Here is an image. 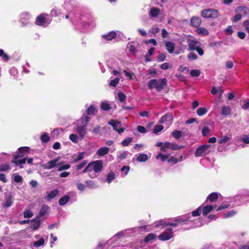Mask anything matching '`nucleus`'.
<instances>
[{
  "label": "nucleus",
  "instance_id": "nucleus-1",
  "mask_svg": "<svg viewBox=\"0 0 249 249\" xmlns=\"http://www.w3.org/2000/svg\"><path fill=\"white\" fill-rule=\"evenodd\" d=\"M167 83L165 78H162L159 80L157 79L150 80L148 83V87L149 89H151L155 88L158 92L162 90Z\"/></svg>",
  "mask_w": 249,
  "mask_h": 249
},
{
  "label": "nucleus",
  "instance_id": "nucleus-2",
  "mask_svg": "<svg viewBox=\"0 0 249 249\" xmlns=\"http://www.w3.org/2000/svg\"><path fill=\"white\" fill-rule=\"evenodd\" d=\"M201 16L206 18H216L219 16V11L214 9H206L201 12Z\"/></svg>",
  "mask_w": 249,
  "mask_h": 249
},
{
  "label": "nucleus",
  "instance_id": "nucleus-3",
  "mask_svg": "<svg viewBox=\"0 0 249 249\" xmlns=\"http://www.w3.org/2000/svg\"><path fill=\"white\" fill-rule=\"evenodd\" d=\"M49 15L46 13H42L39 15L36 18V24L38 26L47 25L50 23V20L48 18Z\"/></svg>",
  "mask_w": 249,
  "mask_h": 249
},
{
  "label": "nucleus",
  "instance_id": "nucleus-4",
  "mask_svg": "<svg viewBox=\"0 0 249 249\" xmlns=\"http://www.w3.org/2000/svg\"><path fill=\"white\" fill-rule=\"evenodd\" d=\"M210 145H202L199 146L196 151L195 155L196 157L205 156L208 154L210 151L209 148Z\"/></svg>",
  "mask_w": 249,
  "mask_h": 249
},
{
  "label": "nucleus",
  "instance_id": "nucleus-5",
  "mask_svg": "<svg viewBox=\"0 0 249 249\" xmlns=\"http://www.w3.org/2000/svg\"><path fill=\"white\" fill-rule=\"evenodd\" d=\"M108 124L112 125L113 129L117 131L119 134H121L124 130V128L121 127L122 124L121 122L114 120H111Z\"/></svg>",
  "mask_w": 249,
  "mask_h": 249
},
{
  "label": "nucleus",
  "instance_id": "nucleus-6",
  "mask_svg": "<svg viewBox=\"0 0 249 249\" xmlns=\"http://www.w3.org/2000/svg\"><path fill=\"white\" fill-rule=\"evenodd\" d=\"M172 228H168L167 231H164L159 235L158 238L162 241L168 240L174 237Z\"/></svg>",
  "mask_w": 249,
  "mask_h": 249
},
{
  "label": "nucleus",
  "instance_id": "nucleus-7",
  "mask_svg": "<svg viewBox=\"0 0 249 249\" xmlns=\"http://www.w3.org/2000/svg\"><path fill=\"white\" fill-rule=\"evenodd\" d=\"M90 163L91 164V166H92L93 170L96 173H98L103 169V161L101 160H96Z\"/></svg>",
  "mask_w": 249,
  "mask_h": 249
},
{
  "label": "nucleus",
  "instance_id": "nucleus-8",
  "mask_svg": "<svg viewBox=\"0 0 249 249\" xmlns=\"http://www.w3.org/2000/svg\"><path fill=\"white\" fill-rule=\"evenodd\" d=\"M75 129L76 132L79 134L81 139H83L87 133L86 125L77 126Z\"/></svg>",
  "mask_w": 249,
  "mask_h": 249
},
{
  "label": "nucleus",
  "instance_id": "nucleus-9",
  "mask_svg": "<svg viewBox=\"0 0 249 249\" xmlns=\"http://www.w3.org/2000/svg\"><path fill=\"white\" fill-rule=\"evenodd\" d=\"M188 43L189 51L196 50L200 44L199 41L194 40H189L188 41Z\"/></svg>",
  "mask_w": 249,
  "mask_h": 249
},
{
  "label": "nucleus",
  "instance_id": "nucleus-10",
  "mask_svg": "<svg viewBox=\"0 0 249 249\" xmlns=\"http://www.w3.org/2000/svg\"><path fill=\"white\" fill-rule=\"evenodd\" d=\"M201 23V19L198 17H193L191 18V25L195 28H198Z\"/></svg>",
  "mask_w": 249,
  "mask_h": 249
},
{
  "label": "nucleus",
  "instance_id": "nucleus-11",
  "mask_svg": "<svg viewBox=\"0 0 249 249\" xmlns=\"http://www.w3.org/2000/svg\"><path fill=\"white\" fill-rule=\"evenodd\" d=\"M18 154L17 155V159L18 157H23L26 154L29 153L30 151V147H22L18 149Z\"/></svg>",
  "mask_w": 249,
  "mask_h": 249
},
{
  "label": "nucleus",
  "instance_id": "nucleus-12",
  "mask_svg": "<svg viewBox=\"0 0 249 249\" xmlns=\"http://www.w3.org/2000/svg\"><path fill=\"white\" fill-rule=\"evenodd\" d=\"M165 46L169 53H172L175 49V44L171 41H167L165 43Z\"/></svg>",
  "mask_w": 249,
  "mask_h": 249
},
{
  "label": "nucleus",
  "instance_id": "nucleus-13",
  "mask_svg": "<svg viewBox=\"0 0 249 249\" xmlns=\"http://www.w3.org/2000/svg\"><path fill=\"white\" fill-rule=\"evenodd\" d=\"M173 119V117L172 114L171 113H168L161 117L160 120V123H163L166 121H168L170 124H171Z\"/></svg>",
  "mask_w": 249,
  "mask_h": 249
},
{
  "label": "nucleus",
  "instance_id": "nucleus-14",
  "mask_svg": "<svg viewBox=\"0 0 249 249\" xmlns=\"http://www.w3.org/2000/svg\"><path fill=\"white\" fill-rule=\"evenodd\" d=\"M165 147L172 150H179L184 147V146H178V144L169 142H165Z\"/></svg>",
  "mask_w": 249,
  "mask_h": 249
},
{
  "label": "nucleus",
  "instance_id": "nucleus-15",
  "mask_svg": "<svg viewBox=\"0 0 249 249\" xmlns=\"http://www.w3.org/2000/svg\"><path fill=\"white\" fill-rule=\"evenodd\" d=\"M58 193V190L57 189H55L52 190L50 192H47V195L45 197V199L47 201H50L51 199H53Z\"/></svg>",
  "mask_w": 249,
  "mask_h": 249
},
{
  "label": "nucleus",
  "instance_id": "nucleus-16",
  "mask_svg": "<svg viewBox=\"0 0 249 249\" xmlns=\"http://www.w3.org/2000/svg\"><path fill=\"white\" fill-rule=\"evenodd\" d=\"M117 34L116 32L112 31L107 35L102 36V37L107 40H111L112 39L116 37Z\"/></svg>",
  "mask_w": 249,
  "mask_h": 249
},
{
  "label": "nucleus",
  "instance_id": "nucleus-17",
  "mask_svg": "<svg viewBox=\"0 0 249 249\" xmlns=\"http://www.w3.org/2000/svg\"><path fill=\"white\" fill-rule=\"evenodd\" d=\"M108 152L109 148L108 147H102L97 150L96 154L100 156H103L107 154Z\"/></svg>",
  "mask_w": 249,
  "mask_h": 249
},
{
  "label": "nucleus",
  "instance_id": "nucleus-18",
  "mask_svg": "<svg viewBox=\"0 0 249 249\" xmlns=\"http://www.w3.org/2000/svg\"><path fill=\"white\" fill-rule=\"evenodd\" d=\"M213 207L212 205H206L204 206L202 209L203 215L206 216L209 213H210L213 209Z\"/></svg>",
  "mask_w": 249,
  "mask_h": 249
},
{
  "label": "nucleus",
  "instance_id": "nucleus-19",
  "mask_svg": "<svg viewBox=\"0 0 249 249\" xmlns=\"http://www.w3.org/2000/svg\"><path fill=\"white\" fill-rule=\"evenodd\" d=\"M197 34L202 36H207L209 34V31L203 27H198L196 29V30Z\"/></svg>",
  "mask_w": 249,
  "mask_h": 249
},
{
  "label": "nucleus",
  "instance_id": "nucleus-20",
  "mask_svg": "<svg viewBox=\"0 0 249 249\" xmlns=\"http://www.w3.org/2000/svg\"><path fill=\"white\" fill-rule=\"evenodd\" d=\"M218 198V194L216 193H212L207 197V200L211 202H215Z\"/></svg>",
  "mask_w": 249,
  "mask_h": 249
},
{
  "label": "nucleus",
  "instance_id": "nucleus-21",
  "mask_svg": "<svg viewBox=\"0 0 249 249\" xmlns=\"http://www.w3.org/2000/svg\"><path fill=\"white\" fill-rule=\"evenodd\" d=\"M58 160V158L55 160H52L51 161H48L47 163L46 168L48 169H52L57 165L56 163Z\"/></svg>",
  "mask_w": 249,
  "mask_h": 249
},
{
  "label": "nucleus",
  "instance_id": "nucleus-22",
  "mask_svg": "<svg viewBox=\"0 0 249 249\" xmlns=\"http://www.w3.org/2000/svg\"><path fill=\"white\" fill-rule=\"evenodd\" d=\"M160 12V10L158 8L153 7L150 9V15L153 18H156L159 15Z\"/></svg>",
  "mask_w": 249,
  "mask_h": 249
},
{
  "label": "nucleus",
  "instance_id": "nucleus-23",
  "mask_svg": "<svg viewBox=\"0 0 249 249\" xmlns=\"http://www.w3.org/2000/svg\"><path fill=\"white\" fill-rule=\"evenodd\" d=\"M70 197L69 196L66 195L60 198L59 200V205L60 206H63L66 204L70 200Z\"/></svg>",
  "mask_w": 249,
  "mask_h": 249
},
{
  "label": "nucleus",
  "instance_id": "nucleus-24",
  "mask_svg": "<svg viewBox=\"0 0 249 249\" xmlns=\"http://www.w3.org/2000/svg\"><path fill=\"white\" fill-rule=\"evenodd\" d=\"M49 208V207L47 205H43L41 208L39 212V215L38 216L40 217L47 214Z\"/></svg>",
  "mask_w": 249,
  "mask_h": 249
},
{
  "label": "nucleus",
  "instance_id": "nucleus-25",
  "mask_svg": "<svg viewBox=\"0 0 249 249\" xmlns=\"http://www.w3.org/2000/svg\"><path fill=\"white\" fill-rule=\"evenodd\" d=\"M116 175L113 172H110L107 174L106 181L110 183L115 178Z\"/></svg>",
  "mask_w": 249,
  "mask_h": 249
},
{
  "label": "nucleus",
  "instance_id": "nucleus-26",
  "mask_svg": "<svg viewBox=\"0 0 249 249\" xmlns=\"http://www.w3.org/2000/svg\"><path fill=\"white\" fill-rule=\"evenodd\" d=\"M39 219V216H36V218L33 220V221L34 222L33 229L34 230H37L40 226V222Z\"/></svg>",
  "mask_w": 249,
  "mask_h": 249
},
{
  "label": "nucleus",
  "instance_id": "nucleus-27",
  "mask_svg": "<svg viewBox=\"0 0 249 249\" xmlns=\"http://www.w3.org/2000/svg\"><path fill=\"white\" fill-rule=\"evenodd\" d=\"M154 50V48H151L149 50L148 53L145 55L146 62H149L151 61V59L149 58V57L153 54Z\"/></svg>",
  "mask_w": 249,
  "mask_h": 249
},
{
  "label": "nucleus",
  "instance_id": "nucleus-28",
  "mask_svg": "<svg viewBox=\"0 0 249 249\" xmlns=\"http://www.w3.org/2000/svg\"><path fill=\"white\" fill-rule=\"evenodd\" d=\"M148 160V156L146 154H142L137 158V160L140 162H144Z\"/></svg>",
  "mask_w": 249,
  "mask_h": 249
},
{
  "label": "nucleus",
  "instance_id": "nucleus-29",
  "mask_svg": "<svg viewBox=\"0 0 249 249\" xmlns=\"http://www.w3.org/2000/svg\"><path fill=\"white\" fill-rule=\"evenodd\" d=\"M50 139V137L46 133H44L40 137L42 142L44 143H47L49 141Z\"/></svg>",
  "mask_w": 249,
  "mask_h": 249
},
{
  "label": "nucleus",
  "instance_id": "nucleus-30",
  "mask_svg": "<svg viewBox=\"0 0 249 249\" xmlns=\"http://www.w3.org/2000/svg\"><path fill=\"white\" fill-rule=\"evenodd\" d=\"M231 108L229 107L224 106L222 110V114L227 116L230 114Z\"/></svg>",
  "mask_w": 249,
  "mask_h": 249
},
{
  "label": "nucleus",
  "instance_id": "nucleus-31",
  "mask_svg": "<svg viewBox=\"0 0 249 249\" xmlns=\"http://www.w3.org/2000/svg\"><path fill=\"white\" fill-rule=\"evenodd\" d=\"M156 234L153 233H149L144 238V241L145 242H147L148 241L154 239L156 238Z\"/></svg>",
  "mask_w": 249,
  "mask_h": 249
},
{
  "label": "nucleus",
  "instance_id": "nucleus-32",
  "mask_svg": "<svg viewBox=\"0 0 249 249\" xmlns=\"http://www.w3.org/2000/svg\"><path fill=\"white\" fill-rule=\"evenodd\" d=\"M101 107L102 109L106 111L109 110L111 108L110 105L106 102H102L101 103Z\"/></svg>",
  "mask_w": 249,
  "mask_h": 249
},
{
  "label": "nucleus",
  "instance_id": "nucleus-33",
  "mask_svg": "<svg viewBox=\"0 0 249 249\" xmlns=\"http://www.w3.org/2000/svg\"><path fill=\"white\" fill-rule=\"evenodd\" d=\"M182 132L179 130H175L172 133V136L177 139H179L181 137Z\"/></svg>",
  "mask_w": 249,
  "mask_h": 249
},
{
  "label": "nucleus",
  "instance_id": "nucleus-34",
  "mask_svg": "<svg viewBox=\"0 0 249 249\" xmlns=\"http://www.w3.org/2000/svg\"><path fill=\"white\" fill-rule=\"evenodd\" d=\"M132 138L128 137L122 142V144L123 146H128L132 142Z\"/></svg>",
  "mask_w": 249,
  "mask_h": 249
},
{
  "label": "nucleus",
  "instance_id": "nucleus-35",
  "mask_svg": "<svg viewBox=\"0 0 249 249\" xmlns=\"http://www.w3.org/2000/svg\"><path fill=\"white\" fill-rule=\"evenodd\" d=\"M0 56L2 57V60L5 62L9 60L8 55L4 53V51L2 49H0Z\"/></svg>",
  "mask_w": 249,
  "mask_h": 249
},
{
  "label": "nucleus",
  "instance_id": "nucleus-36",
  "mask_svg": "<svg viewBox=\"0 0 249 249\" xmlns=\"http://www.w3.org/2000/svg\"><path fill=\"white\" fill-rule=\"evenodd\" d=\"M87 113L88 114H94V115H95V113L97 112L95 107L93 106H90L87 109Z\"/></svg>",
  "mask_w": 249,
  "mask_h": 249
},
{
  "label": "nucleus",
  "instance_id": "nucleus-37",
  "mask_svg": "<svg viewBox=\"0 0 249 249\" xmlns=\"http://www.w3.org/2000/svg\"><path fill=\"white\" fill-rule=\"evenodd\" d=\"M163 129V126L162 125L158 124L155 126L153 132L154 134H157L160 132Z\"/></svg>",
  "mask_w": 249,
  "mask_h": 249
},
{
  "label": "nucleus",
  "instance_id": "nucleus-38",
  "mask_svg": "<svg viewBox=\"0 0 249 249\" xmlns=\"http://www.w3.org/2000/svg\"><path fill=\"white\" fill-rule=\"evenodd\" d=\"M87 186L90 188H94L96 187L95 182L92 180H87L85 182Z\"/></svg>",
  "mask_w": 249,
  "mask_h": 249
},
{
  "label": "nucleus",
  "instance_id": "nucleus-39",
  "mask_svg": "<svg viewBox=\"0 0 249 249\" xmlns=\"http://www.w3.org/2000/svg\"><path fill=\"white\" fill-rule=\"evenodd\" d=\"M236 213V212L234 210H231L223 214L224 218H228L233 216Z\"/></svg>",
  "mask_w": 249,
  "mask_h": 249
},
{
  "label": "nucleus",
  "instance_id": "nucleus-40",
  "mask_svg": "<svg viewBox=\"0 0 249 249\" xmlns=\"http://www.w3.org/2000/svg\"><path fill=\"white\" fill-rule=\"evenodd\" d=\"M45 242L44 239L43 238H41L40 240L35 242L33 243V245L34 247H38L44 245Z\"/></svg>",
  "mask_w": 249,
  "mask_h": 249
},
{
  "label": "nucleus",
  "instance_id": "nucleus-41",
  "mask_svg": "<svg viewBox=\"0 0 249 249\" xmlns=\"http://www.w3.org/2000/svg\"><path fill=\"white\" fill-rule=\"evenodd\" d=\"M207 112V109L205 107H200L197 109V114L199 116H202L205 114H206Z\"/></svg>",
  "mask_w": 249,
  "mask_h": 249
},
{
  "label": "nucleus",
  "instance_id": "nucleus-42",
  "mask_svg": "<svg viewBox=\"0 0 249 249\" xmlns=\"http://www.w3.org/2000/svg\"><path fill=\"white\" fill-rule=\"evenodd\" d=\"M168 223L166 222L163 220H161L156 222V227H159L160 226L165 227L167 226Z\"/></svg>",
  "mask_w": 249,
  "mask_h": 249
},
{
  "label": "nucleus",
  "instance_id": "nucleus-43",
  "mask_svg": "<svg viewBox=\"0 0 249 249\" xmlns=\"http://www.w3.org/2000/svg\"><path fill=\"white\" fill-rule=\"evenodd\" d=\"M10 169V166L8 164L0 165V172L7 171Z\"/></svg>",
  "mask_w": 249,
  "mask_h": 249
},
{
  "label": "nucleus",
  "instance_id": "nucleus-44",
  "mask_svg": "<svg viewBox=\"0 0 249 249\" xmlns=\"http://www.w3.org/2000/svg\"><path fill=\"white\" fill-rule=\"evenodd\" d=\"M159 158H160V159H161L162 161H165L166 160H167V159H169V155H163L162 154L159 153L156 156V159H159Z\"/></svg>",
  "mask_w": 249,
  "mask_h": 249
},
{
  "label": "nucleus",
  "instance_id": "nucleus-45",
  "mask_svg": "<svg viewBox=\"0 0 249 249\" xmlns=\"http://www.w3.org/2000/svg\"><path fill=\"white\" fill-rule=\"evenodd\" d=\"M26 160L27 158H24L21 160H18V159H17V166L19 165L21 168H23V166L22 165L26 163Z\"/></svg>",
  "mask_w": 249,
  "mask_h": 249
},
{
  "label": "nucleus",
  "instance_id": "nucleus-46",
  "mask_svg": "<svg viewBox=\"0 0 249 249\" xmlns=\"http://www.w3.org/2000/svg\"><path fill=\"white\" fill-rule=\"evenodd\" d=\"M119 80L120 79L119 78H115L114 79L111 80L110 81V86L115 87L119 83Z\"/></svg>",
  "mask_w": 249,
  "mask_h": 249
},
{
  "label": "nucleus",
  "instance_id": "nucleus-47",
  "mask_svg": "<svg viewBox=\"0 0 249 249\" xmlns=\"http://www.w3.org/2000/svg\"><path fill=\"white\" fill-rule=\"evenodd\" d=\"M70 139L74 143H76L78 142V137L76 134H71L70 135Z\"/></svg>",
  "mask_w": 249,
  "mask_h": 249
},
{
  "label": "nucleus",
  "instance_id": "nucleus-48",
  "mask_svg": "<svg viewBox=\"0 0 249 249\" xmlns=\"http://www.w3.org/2000/svg\"><path fill=\"white\" fill-rule=\"evenodd\" d=\"M200 74V71L198 70H194L190 71V75L192 77H197Z\"/></svg>",
  "mask_w": 249,
  "mask_h": 249
},
{
  "label": "nucleus",
  "instance_id": "nucleus-49",
  "mask_svg": "<svg viewBox=\"0 0 249 249\" xmlns=\"http://www.w3.org/2000/svg\"><path fill=\"white\" fill-rule=\"evenodd\" d=\"M118 99L120 102H123L126 100V96L122 92H119L118 93Z\"/></svg>",
  "mask_w": 249,
  "mask_h": 249
},
{
  "label": "nucleus",
  "instance_id": "nucleus-50",
  "mask_svg": "<svg viewBox=\"0 0 249 249\" xmlns=\"http://www.w3.org/2000/svg\"><path fill=\"white\" fill-rule=\"evenodd\" d=\"M201 211V207H199L196 210L194 211L192 213V215L193 216H197L200 214Z\"/></svg>",
  "mask_w": 249,
  "mask_h": 249
},
{
  "label": "nucleus",
  "instance_id": "nucleus-51",
  "mask_svg": "<svg viewBox=\"0 0 249 249\" xmlns=\"http://www.w3.org/2000/svg\"><path fill=\"white\" fill-rule=\"evenodd\" d=\"M85 154V152L80 153L79 154L78 156L77 157V158L74 159L73 162H77L78 161H79V160H81L82 159H83L84 158Z\"/></svg>",
  "mask_w": 249,
  "mask_h": 249
},
{
  "label": "nucleus",
  "instance_id": "nucleus-52",
  "mask_svg": "<svg viewBox=\"0 0 249 249\" xmlns=\"http://www.w3.org/2000/svg\"><path fill=\"white\" fill-rule=\"evenodd\" d=\"M33 215V213L30 210H26L24 213V217L25 218H30Z\"/></svg>",
  "mask_w": 249,
  "mask_h": 249
},
{
  "label": "nucleus",
  "instance_id": "nucleus-53",
  "mask_svg": "<svg viewBox=\"0 0 249 249\" xmlns=\"http://www.w3.org/2000/svg\"><path fill=\"white\" fill-rule=\"evenodd\" d=\"M210 132V129L208 126H204L202 130V133L203 136H206Z\"/></svg>",
  "mask_w": 249,
  "mask_h": 249
},
{
  "label": "nucleus",
  "instance_id": "nucleus-54",
  "mask_svg": "<svg viewBox=\"0 0 249 249\" xmlns=\"http://www.w3.org/2000/svg\"><path fill=\"white\" fill-rule=\"evenodd\" d=\"M187 220L188 219L186 218H184L179 217H178V218H176L175 219V222H178V224H179L186 222L187 221Z\"/></svg>",
  "mask_w": 249,
  "mask_h": 249
},
{
  "label": "nucleus",
  "instance_id": "nucleus-55",
  "mask_svg": "<svg viewBox=\"0 0 249 249\" xmlns=\"http://www.w3.org/2000/svg\"><path fill=\"white\" fill-rule=\"evenodd\" d=\"M229 139V138L227 136H223L219 140L218 142L220 144L226 142Z\"/></svg>",
  "mask_w": 249,
  "mask_h": 249
},
{
  "label": "nucleus",
  "instance_id": "nucleus-56",
  "mask_svg": "<svg viewBox=\"0 0 249 249\" xmlns=\"http://www.w3.org/2000/svg\"><path fill=\"white\" fill-rule=\"evenodd\" d=\"M166 58V55L163 53H160L157 57V60L159 61H163Z\"/></svg>",
  "mask_w": 249,
  "mask_h": 249
},
{
  "label": "nucleus",
  "instance_id": "nucleus-57",
  "mask_svg": "<svg viewBox=\"0 0 249 249\" xmlns=\"http://www.w3.org/2000/svg\"><path fill=\"white\" fill-rule=\"evenodd\" d=\"M168 162L169 163H173V164H175L178 162V160L177 158H174L173 156H171V157H170V158L169 159H168Z\"/></svg>",
  "mask_w": 249,
  "mask_h": 249
},
{
  "label": "nucleus",
  "instance_id": "nucleus-58",
  "mask_svg": "<svg viewBox=\"0 0 249 249\" xmlns=\"http://www.w3.org/2000/svg\"><path fill=\"white\" fill-rule=\"evenodd\" d=\"M188 58L192 60H196L197 58V56L194 53H190L188 55Z\"/></svg>",
  "mask_w": 249,
  "mask_h": 249
},
{
  "label": "nucleus",
  "instance_id": "nucleus-59",
  "mask_svg": "<svg viewBox=\"0 0 249 249\" xmlns=\"http://www.w3.org/2000/svg\"><path fill=\"white\" fill-rule=\"evenodd\" d=\"M128 47L129 50L131 53H135L136 52V48L135 47V45H133L132 43L129 44V46Z\"/></svg>",
  "mask_w": 249,
  "mask_h": 249
},
{
  "label": "nucleus",
  "instance_id": "nucleus-60",
  "mask_svg": "<svg viewBox=\"0 0 249 249\" xmlns=\"http://www.w3.org/2000/svg\"><path fill=\"white\" fill-rule=\"evenodd\" d=\"M70 167V165L69 164H64L59 166L58 171H62L63 170L68 169Z\"/></svg>",
  "mask_w": 249,
  "mask_h": 249
},
{
  "label": "nucleus",
  "instance_id": "nucleus-61",
  "mask_svg": "<svg viewBox=\"0 0 249 249\" xmlns=\"http://www.w3.org/2000/svg\"><path fill=\"white\" fill-rule=\"evenodd\" d=\"M137 130L139 132L142 133H145L146 132V130L145 128L141 125H139L137 127Z\"/></svg>",
  "mask_w": 249,
  "mask_h": 249
},
{
  "label": "nucleus",
  "instance_id": "nucleus-62",
  "mask_svg": "<svg viewBox=\"0 0 249 249\" xmlns=\"http://www.w3.org/2000/svg\"><path fill=\"white\" fill-rule=\"evenodd\" d=\"M89 119H90V117H89L88 115H85L84 117L82 118L81 121H82L83 123L85 122V125H86V124H87L88 122L89 121Z\"/></svg>",
  "mask_w": 249,
  "mask_h": 249
},
{
  "label": "nucleus",
  "instance_id": "nucleus-63",
  "mask_svg": "<svg viewBox=\"0 0 249 249\" xmlns=\"http://www.w3.org/2000/svg\"><path fill=\"white\" fill-rule=\"evenodd\" d=\"M87 161H84L82 163L79 164L76 167V169L77 170H80V169H81L83 167H84L85 166V165L87 164Z\"/></svg>",
  "mask_w": 249,
  "mask_h": 249
},
{
  "label": "nucleus",
  "instance_id": "nucleus-64",
  "mask_svg": "<svg viewBox=\"0 0 249 249\" xmlns=\"http://www.w3.org/2000/svg\"><path fill=\"white\" fill-rule=\"evenodd\" d=\"M160 31V29L156 27H154L151 29V30L150 31V32L152 33L153 35H155L156 34H157Z\"/></svg>",
  "mask_w": 249,
  "mask_h": 249
}]
</instances>
